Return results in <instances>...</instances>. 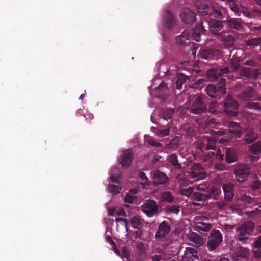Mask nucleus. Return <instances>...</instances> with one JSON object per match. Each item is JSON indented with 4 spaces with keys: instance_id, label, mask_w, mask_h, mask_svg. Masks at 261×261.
<instances>
[{
    "instance_id": "obj_43",
    "label": "nucleus",
    "mask_w": 261,
    "mask_h": 261,
    "mask_svg": "<svg viewBox=\"0 0 261 261\" xmlns=\"http://www.w3.org/2000/svg\"><path fill=\"white\" fill-rule=\"evenodd\" d=\"M229 25L232 28L237 30L241 28V24L237 20L232 19L228 21Z\"/></svg>"
},
{
    "instance_id": "obj_32",
    "label": "nucleus",
    "mask_w": 261,
    "mask_h": 261,
    "mask_svg": "<svg viewBox=\"0 0 261 261\" xmlns=\"http://www.w3.org/2000/svg\"><path fill=\"white\" fill-rule=\"evenodd\" d=\"M205 91L210 97H215L216 96L217 89L215 86L213 85H208Z\"/></svg>"
},
{
    "instance_id": "obj_56",
    "label": "nucleus",
    "mask_w": 261,
    "mask_h": 261,
    "mask_svg": "<svg viewBox=\"0 0 261 261\" xmlns=\"http://www.w3.org/2000/svg\"><path fill=\"white\" fill-rule=\"evenodd\" d=\"M224 132L223 130H218V131H215V130H212L211 132V134L214 137L218 136H221L224 134Z\"/></svg>"
},
{
    "instance_id": "obj_12",
    "label": "nucleus",
    "mask_w": 261,
    "mask_h": 261,
    "mask_svg": "<svg viewBox=\"0 0 261 261\" xmlns=\"http://www.w3.org/2000/svg\"><path fill=\"white\" fill-rule=\"evenodd\" d=\"M167 178L166 174L159 171H155L153 173L152 179L154 184H164L167 182Z\"/></svg>"
},
{
    "instance_id": "obj_7",
    "label": "nucleus",
    "mask_w": 261,
    "mask_h": 261,
    "mask_svg": "<svg viewBox=\"0 0 261 261\" xmlns=\"http://www.w3.org/2000/svg\"><path fill=\"white\" fill-rule=\"evenodd\" d=\"M234 173L237 180L241 182L245 181L248 177L250 173V169L245 165H239L236 168Z\"/></svg>"
},
{
    "instance_id": "obj_60",
    "label": "nucleus",
    "mask_w": 261,
    "mask_h": 261,
    "mask_svg": "<svg viewBox=\"0 0 261 261\" xmlns=\"http://www.w3.org/2000/svg\"><path fill=\"white\" fill-rule=\"evenodd\" d=\"M170 211L172 213H175L176 214H178L179 212V208L177 206H173L172 207H171L170 209Z\"/></svg>"
},
{
    "instance_id": "obj_28",
    "label": "nucleus",
    "mask_w": 261,
    "mask_h": 261,
    "mask_svg": "<svg viewBox=\"0 0 261 261\" xmlns=\"http://www.w3.org/2000/svg\"><path fill=\"white\" fill-rule=\"evenodd\" d=\"M122 185L119 184L118 185H115L109 183L108 186V191L114 195L119 193L120 190L122 189Z\"/></svg>"
},
{
    "instance_id": "obj_23",
    "label": "nucleus",
    "mask_w": 261,
    "mask_h": 261,
    "mask_svg": "<svg viewBox=\"0 0 261 261\" xmlns=\"http://www.w3.org/2000/svg\"><path fill=\"white\" fill-rule=\"evenodd\" d=\"M249 152L255 155L261 154V142H258L251 146L249 149Z\"/></svg>"
},
{
    "instance_id": "obj_3",
    "label": "nucleus",
    "mask_w": 261,
    "mask_h": 261,
    "mask_svg": "<svg viewBox=\"0 0 261 261\" xmlns=\"http://www.w3.org/2000/svg\"><path fill=\"white\" fill-rule=\"evenodd\" d=\"M222 241V236L219 230H213L208 238L207 247L211 251L215 249Z\"/></svg>"
},
{
    "instance_id": "obj_19",
    "label": "nucleus",
    "mask_w": 261,
    "mask_h": 261,
    "mask_svg": "<svg viewBox=\"0 0 261 261\" xmlns=\"http://www.w3.org/2000/svg\"><path fill=\"white\" fill-rule=\"evenodd\" d=\"M209 26L212 32L215 34H218L222 28L221 23L216 20H211L209 22Z\"/></svg>"
},
{
    "instance_id": "obj_53",
    "label": "nucleus",
    "mask_w": 261,
    "mask_h": 261,
    "mask_svg": "<svg viewBox=\"0 0 261 261\" xmlns=\"http://www.w3.org/2000/svg\"><path fill=\"white\" fill-rule=\"evenodd\" d=\"M214 156V153L213 152H210L207 155H205L203 158V161L204 162H208L210 163L212 162L211 158Z\"/></svg>"
},
{
    "instance_id": "obj_62",
    "label": "nucleus",
    "mask_w": 261,
    "mask_h": 261,
    "mask_svg": "<svg viewBox=\"0 0 261 261\" xmlns=\"http://www.w3.org/2000/svg\"><path fill=\"white\" fill-rule=\"evenodd\" d=\"M229 69L227 67L224 68L223 69H220L219 71V75H222L224 74H226L228 72Z\"/></svg>"
},
{
    "instance_id": "obj_29",
    "label": "nucleus",
    "mask_w": 261,
    "mask_h": 261,
    "mask_svg": "<svg viewBox=\"0 0 261 261\" xmlns=\"http://www.w3.org/2000/svg\"><path fill=\"white\" fill-rule=\"evenodd\" d=\"M191 240L194 243L195 245L197 247L200 246L203 244L204 240L197 234H193L191 238Z\"/></svg>"
},
{
    "instance_id": "obj_51",
    "label": "nucleus",
    "mask_w": 261,
    "mask_h": 261,
    "mask_svg": "<svg viewBox=\"0 0 261 261\" xmlns=\"http://www.w3.org/2000/svg\"><path fill=\"white\" fill-rule=\"evenodd\" d=\"M261 42V40L259 38L252 39L247 41V44L248 45H256L259 44Z\"/></svg>"
},
{
    "instance_id": "obj_15",
    "label": "nucleus",
    "mask_w": 261,
    "mask_h": 261,
    "mask_svg": "<svg viewBox=\"0 0 261 261\" xmlns=\"http://www.w3.org/2000/svg\"><path fill=\"white\" fill-rule=\"evenodd\" d=\"M170 231V227L167 223L162 222L159 227V230L156 234V237H164L167 235Z\"/></svg>"
},
{
    "instance_id": "obj_40",
    "label": "nucleus",
    "mask_w": 261,
    "mask_h": 261,
    "mask_svg": "<svg viewBox=\"0 0 261 261\" xmlns=\"http://www.w3.org/2000/svg\"><path fill=\"white\" fill-rule=\"evenodd\" d=\"M165 14L166 15V18L168 19V21L169 22V23H168V22H166V25L167 27H170L171 25L173 23L174 17L169 11H166L165 12Z\"/></svg>"
},
{
    "instance_id": "obj_54",
    "label": "nucleus",
    "mask_w": 261,
    "mask_h": 261,
    "mask_svg": "<svg viewBox=\"0 0 261 261\" xmlns=\"http://www.w3.org/2000/svg\"><path fill=\"white\" fill-rule=\"evenodd\" d=\"M231 65L234 69H237L240 67L239 60L232 59L231 61Z\"/></svg>"
},
{
    "instance_id": "obj_18",
    "label": "nucleus",
    "mask_w": 261,
    "mask_h": 261,
    "mask_svg": "<svg viewBox=\"0 0 261 261\" xmlns=\"http://www.w3.org/2000/svg\"><path fill=\"white\" fill-rule=\"evenodd\" d=\"M216 54H217V51L216 50L208 49L202 50L201 52L200 56L202 59H204L205 60H210L216 59V58H215V55Z\"/></svg>"
},
{
    "instance_id": "obj_24",
    "label": "nucleus",
    "mask_w": 261,
    "mask_h": 261,
    "mask_svg": "<svg viewBox=\"0 0 261 261\" xmlns=\"http://www.w3.org/2000/svg\"><path fill=\"white\" fill-rule=\"evenodd\" d=\"M116 168H114L110 171L109 179L113 183L119 184L121 180V176L116 173Z\"/></svg>"
},
{
    "instance_id": "obj_58",
    "label": "nucleus",
    "mask_w": 261,
    "mask_h": 261,
    "mask_svg": "<svg viewBox=\"0 0 261 261\" xmlns=\"http://www.w3.org/2000/svg\"><path fill=\"white\" fill-rule=\"evenodd\" d=\"M212 15L215 17L220 18L222 16L221 12L217 10H214L212 12Z\"/></svg>"
},
{
    "instance_id": "obj_13",
    "label": "nucleus",
    "mask_w": 261,
    "mask_h": 261,
    "mask_svg": "<svg viewBox=\"0 0 261 261\" xmlns=\"http://www.w3.org/2000/svg\"><path fill=\"white\" fill-rule=\"evenodd\" d=\"M233 188V185L231 184H226L223 185L222 188L226 200L230 201L232 199L234 196Z\"/></svg>"
},
{
    "instance_id": "obj_47",
    "label": "nucleus",
    "mask_w": 261,
    "mask_h": 261,
    "mask_svg": "<svg viewBox=\"0 0 261 261\" xmlns=\"http://www.w3.org/2000/svg\"><path fill=\"white\" fill-rule=\"evenodd\" d=\"M193 191V189L192 187H189L185 189H181L180 190V194L182 195H184L186 197H189Z\"/></svg>"
},
{
    "instance_id": "obj_35",
    "label": "nucleus",
    "mask_w": 261,
    "mask_h": 261,
    "mask_svg": "<svg viewBox=\"0 0 261 261\" xmlns=\"http://www.w3.org/2000/svg\"><path fill=\"white\" fill-rule=\"evenodd\" d=\"M198 11L202 15H206L208 14V8L205 4H199L197 5Z\"/></svg>"
},
{
    "instance_id": "obj_17",
    "label": "nucleus",
    "mask_w": 261,
    "mask_h": 261,
    "mask_svg": "<svg viewBox=\"0 0 261 261\" xmlns=\"http://www.w3.org/2000/svg\"><path fill=\"white\" fill-rule=\"evenodd\" d=\"M137 193V189H133L130 190L126 195L124 202L126 206H129V205L133 203L135 194Z\"/></svg>"
},
{
    "instance_id": "obj_48",
    "label": "nucleus",
    "mask_w": 261,
    "mask_h": 261,
    "mask_svg": "<svg viewBox=\"0 0 261 261\" xmlns=\"http://www.w3.org/2000/svg\"><path fill=\"white\" fill-rule=\"evenodd\" d=\"M170 130L169 128H167L166 129L158 130L156 132V135L159 137L162 138L165 136H167L169 134Z\"/></svg>"
},
{
    "instance_id": "obj_55",
    "label": "nucleus",
    "mask_w": 261,
    "mask_h": 261,
    "mask_svg": "<svg viewBox=\"0 0 261 261\" xmlns=\"http://www.w3.org/2000/svg\"><path fill=\"white\" fill-rule=\"evenodd\" d=\"M217 108V104L216 102H212L210 106L209 111L211 113H214Z\"/></svg>"
},
{
    "instance_id": "obj_49",
    "label": "nucleus",
    "mask_w": 261,
    "mask_h": 261,
    "mask_svg": "<svg viewBox=\"0 0 261 261\" xmlns=\"http://www.w3.org/2000/svg\"><path fill=\"white\" fill-rule=\"evenodd\" d=\"M173 112L174 111L172 109H167L165 112L163 119L165 120L170 119L173 113Z\"/></svg>"
},
{
    "instance_id": "obj_33",
    "label": "nucleus",
    "mask_w": 261,
    "mask_h": 261,
    "mask_svg": "<svg viewBox=\"0 0 261 261\" xmlns=\"http://www.w3.org/2000/svg\"><path fill=\"white\" fill-rule=\"evenodd\" d=\"M204 31V29L202 26L200 25L195 30H194L193 34V38L196 41H199L200 38V34L199 32H202Z\"/></svg>"
},
{
    "instance_id": "obj_64",
    "label": "nucleus",
    "mask_w": 261,
    "mask_h": 261,
    "mask_svg": "<svg viewBox=\"0 0 261 261\" xmlns=\"http://www.w3.org/2000/svg\"><path fill=\"white\" fill-rule=\"evenodd\" d=\"M260 185V182L259 181H256L254 184L252 185V188L254 189H258L259 188Z\"/></svg>"
},
{
    "instance_id": "obj_42",
    "label": "nucleus",
    "mask_w": 261,
    "mask_h": 261,
    "mask_svg": "<svg viewBox=\"0 0 261 261\" xmlns=\"http://www.w3.org/2000/svg\"><path fill=\"white\" fill-rule=\"evenodd\" d=\"M132 224L134 228H137L142 225L141 220L138 217H134L131 220Z\"/></svg>"
},
{
    "instance_id": "obj_6",
    "label": "nucleus",
    "mask_w": 261,
    "mask_h": 261,
    "mask_svg": "<svg viewBox=\"0 0 261 261\" xmlns=\"http://www.w3.org/2000/svg\"><path fill=\"white\" fill-rule=\"evenodd\" d=\"M254 224L250 222L244 223L238 230L239 239L240 241L246 239L251 234L254 229Z\"/></svg>"
},
{
    "instance_id": "obj_27",
    "label": "nucleus",
    "mask_w": 261,
    "mask_h": 261,
    "mask_svg": "<svg viewBox=\"0 0 261 261\" xmlns=\"http://www.w3.org/2000/svg\"><path fill=\"white\" fill-rule=\"evenodd\" d=\"M139 179L140 180V185L144 189H147L148 187L150 185V182L144 173H140Z\"/></svg>"
},
{
    "instance_id": "obj_30",
    "label": "nucleus",
    "mask_w": 261,
    "mask_h": 261,
    "mask_svg": "<svg viewBox=\"0 0 261 261\" xmlns=\"http://www.w3.org/2000/svg\"><path fill=\"white\" fill-rule=\"evenodd\" d=\"M187 76L184 74H178L176 80V88L180 89L182 88V85L187 80Z\"/></svg>"
},
{
    "instance_id": "obj_9",
    "label": "nucleus",
    "mask_w": 261,
    "mask_h": 261,
    "mask_svg": "<svg viewBox=\"0 0 261 261\" xmlns=\"http://www.w3.org/2000/svg\"><path fill=\"white\" fill-rule=\"evenodd\" d=\"M201 97L200 96H198L195 98L191 109V111L193 114H199L205 111V107L201 103Z\"/></svg>"
},
{
    "instance_id": "obj_10",
    "label": "nucleus",
    "mask_w": 261,
    "mask_h": 261,
    "mask_svg": "<svg viewBox=\"0 0 261 261\" xmlns=\"http://www.w3.org/2000/svg\"><path fill=\"white\" fill-rule=\"evenodd\" d=\"M198 260L197 252L196 249L191 247H187L182 256L183 261H193L194 259Z\"/></svg>"
},
{
    "instance_id": "obj_20",
    "label": "nucleus",
    "mask_w": 261,
    "mask_h": 261,
    "mask_svg": "<svg viewBox=\"0 0 261 261\" xmlns=\"http://www.w3.org/2000/svg\"><path fill=\"white\" fill-rule=\"evenodd\" d=\"M117 227L118 230H121L127 232L128 222L126 219L122 218H117L116 219Z\"/></svg>"
},
{
    "instance_id": "obj_5",
    "label": "nucleus",
    "mask_w": 261,
    "mask_h": 261,
    "mask_svg": "<svg viewBox=\"0 0 261 261\" xmlns=\"http://www.w3.org/2000/svg\"><path fill=\"white\" fill-rule=\"evenodd\" d=\"M238 105L230 96H227L224 102V112L229 117L235 116L237 113Z\"/></svg>"
},
{
    "instance_id": "obj_50",
    "label": "nucleus",
    "mask_w": 261,
    "mask_h": 261,
    "mask_svg": "<svg viewBox=\"0 0 261 261\" xmlns=\"http://www.w3.org/2000/svg\"><path fill=\"white\" fill-rule=\"evenodd\" d=\"M253 96L252 92H246L240 95V97L243 100H247Z\"/></svg>"
},
{
    "instance_id": "obj_52",
    "label": "nucleus",
    "mask_w": 261,
    "mask_h": 261,
    "mask_svg": "<svg viewBox=\"0 0 261 261\" xmlns=\"http://www.w3.org/2000/svg\"><path fill=\"white\" fill-rule=\"evenodd\" d=\"M204 197V196L202 193L195 192L194 194V199L196 201L202 200Z\"/></svg>"
},
{
    "instance_id": "obj_41",
    "label": "nucleus",
    "mask_w": 261,
    "mask_h": 261,
    "mask_svg": "<svg viewBox=\"0 0 261 261\" xmlns=\"http://www.w3.org/2000/svg\"><path fill=\"white\" fill-rule=\"evenodd\" d=\"M144 138L145 141L150 145L154 146H159L161 145L160 143L156 142V141L152 137H150L149 136L145 135Z\"/></svg>"
},
{
    "instance_id": "obj_44",
    "label": "nucleus",
    "mask_w": 261,
    "mask_h": 261,
    "mask_svg": "<svg viewBox=\"0 0 261 261\" xmlns=\"http://www.w3.org/2000/svg\"><path fill=\"white\" fill-rule=\"evenodd\" d=\"M225 85H226L225 80L224 79H221L219 82V88L220 91L223 94H225L226 92V90L225 87Z\"/></svg>"
},
{
    "instance_id": "obj_31",
    "label": "nucleus",
    "mask_w": 261,
    "mask_h": 261,
    "mask_svg": "<svg viewBox=\"0 0 261 261\" xmlns=\"http://www.w3.org/2000/svg\"><path fill=\"white\" fill-rule=\"evenodd\" d=\"M190 32L188 30L184 31L181 35L176 37V42L179 44H182L184 41H180L181 38L184 39V40H188L190 39Z\"/></svg>"
},
{
    "instance_id": "obj_26",
    "label": "nucleus",
    "mask_w": 261,
    "mask_h": 261,
    "mask_svg": "<svg viewBox=\"0 0 261 261\" xmlns=\"http://www.w3.org/2000/svg\"><path fill=\"white\" fill-rule=\"evenodd\" d=\"M220 193L221 190L220 187H212L208 192L207 195L210 198L216 199L218 198Z\"/></svg>"
},
{
    "instance_id": "obj_46",
    "label": "nucleus",
    "mask_w": 261,
    "mask_h": 261,
    "mask_svg": "<svg viewBox=\"0 0 261 261\" xmlns=\"http://www.w3.org/2000/svg\"><path fill=\"white\" fill-rule=\"evenodd\" d=\"M207 76L210 80H213L217 77V70L216 69H211L207 72Z\"/></svg>"
},
{
    "instance_id": "obj_16",
    "label": "nucleus",
    "mask_w": 261,
    "mask_h": 261,
    "mask_svg": "<svg viewBox=\"0 0 261 261\" xmlns=\"http://www.w3.org/2000/svg\"><path fill=\"white\" fill-rule=\"evenodd\" d=\"M238 157L236 151L231 149H228L226 152V162L228 163H232L237 160Z\"/></svg>"
},
{
    "instance_id": "obj_61",
    "label": "nucleus",
    "mask_w": 261,
    "mask_h": 261,
    "mask_svg": "<svg viewBox=\"0 0 261 261\" xmlns=\"http://www.w3.org/2000/svg\"><path fill=\"white\" fill-rule=\"evenodd\" d=\"M214 168L219 171H222L225 169V166L222 164H216Z\"/></svg>"
},
{
    "instance_id": "obj_34",
    "label": "nucleus",
    "mask_w": 261,
    "mask_h": 261,
    "mask_svg": "<svg viewBox=\"0 0 261 261\" xmlns=\"http://www.w3.org/2000/svg\"><path fill=\"white\" fill-rule=\"evenodd\" d=\"M256 138L257 135L255 134L253 131L249 130L246 136L245 140L247 143H250L253 142Z\"/></svg>"
},
{
    "instance_id": "obj_25",
    "label": "nucleus",
    "mask_w": 261,
    "mask_h": 261,
    "mask_svg": "<svg viewBox=\"0 0 261 261\" xmlns=\"http://www.w3.org/2000/svg\"><path fill=\"white\" fill-rule=\"evenodd\" d=\"M253 253L256 257L260 256L261 255V236L259 237L255 242Z\"/></svg>"
},
{
    "instance_id": "obj_36",
    "label": "nucleus",
    "mask_w": 261,
    "mask_h": 261,
    "mask_svg": "<svg viewBox=\"0 0 261 261\" xmlns=\"http://www.w3.org/2000/svg\"><path fill=\"white\" fill-rule=\"evenodd\" d=\"M239 200L243 204H254V201L252 200L250 196H247L246 195H243L241 197Z\"/></svg>"
},
{
    "instance_id": "obj_8",
    "label": "nucleus",
    "mask_w": 261,
    "mask_h": 261,
    "mask_svg": "<svg viewBox=\"0 0 261 261\" xmlns=\"http://www.w3.org/2000/svg\"><path fill=\"white\" fill-rule=\"evenodd\" d=\"M181 20L185 23L191 24L195 21L196 14L189 9H185L180 15Z\"/></svg>"
},
{
    "instance_id": "obj_57",
    "label": "nucleus",
    "mask_w": 261,
    "mask_h": 261,
    "mask_svg": "<svg viewBox=\"0 0 261 261\" xmlns=\"http://www.w3.org/2000/svg\"><path fill=\"white\" fill-rule=\"evenodd\" d=\"M167 89V86L165 84V83L164 82H162L161 83L159 86H158V87H157L156 88V90L158 91H160L161 90H166Z\"/></svg>"
},
{
    "instance_id": "obj_38",
    "label": "nucleus",
    "mask_w": 261,
    "mask_h": 261,
    "mask_svg": "<svg viewBox=\"0 0 261 261\" xmlns=\"http://www.w3.org/2000/svg\"><path fill=\"white\" fill-rule=\"evenodd\" d=\"M168 162L172 165L176 167H179L180 166L177 162V156L175 154L169 155L168 158Z\"/></svg>"
},
{
    "instance_id": "obj_45",
    "label": "nucleus",
    "mask_w": 261,
    "mask_h": 261,
    "mask_svg": "<svg viewBox=\"0 0 261 261\" xmlns=\"http://www.w3.org/2000/svg\"><path fill=\"white\" fill-rule=\"evenodd\" d=\"M246 108L261 111V108L258 103H248L245 106Z\"/></svg>"
},
{
    "instance_id": "obj_14",
    "label": "nucleus",
    "mask_w": 261,
    "mask_h": 261,
    "mask_svg": "<svg viewBox=\"0 0 261 261\" xmlns=\"http://www.w3.org/2000/svg\"><path fill=\"white\" fill-rule=\"evenodd\" d=\"M229 127L230 133L232 137H240L242 128L237 123H230Z\"/></svg>"
},
{
    "instance_id": "obj_2",
    "label": "nucleus",
    "mask_w": 261,
    "mask_h": 261,
    "mask_svg": "<svg viewBox=\"0 0 261 261\" xmlns=\"http://www.w3.org/2000/svg\"><path fill=\"white\" fill-rule=\"evenodd\" d=\"M142 211L149 217H153L158 211V206L153 200H147L141 206Z\"/></svg>"
},
{
    "instance_id": "obj_11",
    "label": "nucleus",
    "mask_w": 261,
    "mask_h": 261,
    "mask_svg": "<svg viewBox=\"0 0 261 261\" xmlns=\"http://www.w3.org/2000/svg\"><path fill=\"white\" fill-rule=\"evenodd\" d=\"M133 160V154L130 150H126L123 152L120 164L123 168H127L132 163Z\"/></svg>"
},
{
    "instance_id": "obj_39",
    "label": "nucleus",
    "mask_w": 261,
    "mask_h": 261,
    "mask_svg": "<svg viewBox=\"0 0 261 261\" xmlns=\"http://www.w3.org/2000/svg\"><path fill=\"white\" fill-rule=\"evenodd\" d=\"M173 198V196L169 192H164L161 196V200L163 201L171 202Z\"/></svg>"
},
{
    "instance_id": "obj_22",
    "label": "nucleus",
    "mask_w": 261,
    "mask_h": 261,
    "mask_svg": "<svg viewBox=\"0 0 261 261\" xmlns=\"http://www.w3.org/2000/svg\"><path fill=\"white\" fill-rule=\"evenodd\" d=\"M203 143H206V148L207 150H213L215 148L216 146V138H210V137H205L203 138Z\"/></svg>"
},
{
    "instance_id": "obj_59",
    "label": "nucleus",
    "mask_w": 261,
    "mask_h": 261,
    "mask_svg": "<svg viewBox=\"0 0 261 261\" xmlns=\"http://www.w3.org/2000/svg\"><path fill=\"white\" fill-rule=\"evenodd\" d=\"M226 39H227L228 41L227 45H231L232 44L233 42V38L232 36H231L230 35H227V36H226V37L225 38V40Z\"/></svg>"
},
{
    "instance_id": "obj_4",
    "label": "nucleus",
    "mask_w": 261,
    "mask_h": 261,
    "mask_svg": "<svg viewBox=\"0 0 261 261\" xmlns=\"http://www.w3.org/2000/svg\"><path fill=\"white\" fill-rule=\"evenodd\" d=\"M207 219L206 217L203 216L195 217L194 221L195 230L204 232L209 231L211 229V226L205 222Z\"/></svg>"
},
{
    "instance_id": "obj_21",
    "label": "nucleus",
    "mask_w": 261,
    "mask_h": 261,
    "mask_svg": "<svg viewBox=\"0 0 261 261\" xmlns=\"http://www.w3.org/2000/svg\"><path fill=\"white\" fill-rule=\"evenodd\" d=\"M235 257L248 258L249 256V251L246 248L239 247L236 250Z\"/></svg>"
},
{
    "instance_id": "obj_63",
    "label": "nucleus",
    "mask_w": 261,
    "mask_h": 261,
    "mask_svg": "<svg viewBox=\"0 0 261 261\" xmlns=\"http://www.w3.org/2000/svg\"><path fill=\"white\" fill-rule=\"evenodd\" d=\"M197 189L199 191V193H201V192H204L205 190V186L203 185H198L197 186Z\"/></svg>"
},
{
    "instance_id": "obj_1",
    "label": "nucleus",
    "mask_w": 261,
    "mask_h": 261,
    "mask_svg": "<svg viewBox=\"0 0 261 261\" xmlns=\"http://www.w3.org/2000/svg\"><path fill=\"white\" fill-rule=\"evenodd\" d=\"M187 176L193 181L204 179L206 176L204 169L198 164L194 165Z\"/></svg>"
},
{
    "instance_id": "obj_37",
    "label": "nucleus",
    "mask_w": 261,
    "mask_h": 261,
    "mask_svg": "<svg viewBox=\"0 0 261 261\" xmlns=\"http://www.w3.org/2000/svg\"><path fill=\"white\" fill-rule=\"evenodd\" d=\"M228 4L230 9L233 11L236 15H239V8L237 6L234 0H228Z\"/></svg>"
}]
</instances>
